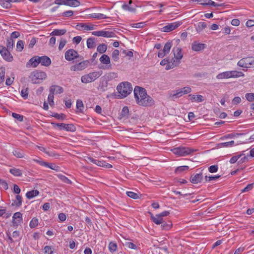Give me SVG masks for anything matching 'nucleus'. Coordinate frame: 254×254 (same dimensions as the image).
<instances>
[{"label":"nucleus","instance_id":"nucleus-18","mask_svg":"<svg viewBox=\"0 0 254 254\" xmlns=\"http://www.w3.org/2000/svg\"><path fill=\"white\" fill-rule=\"evenodd\" d=\"M95 25L93 24L87 25L85 23H80L77 24L75 28L77 30H81L83 29L86 31L92 30L94 29Z\"/></svg>","mask_w":254,"mask_h":254},{"label":"nucleus","instance_id":"nucleus-47","mask_svg":"<svg viewBox=\"0 0 254 254\" xmlns=\"http://www.w3.org/2000/svg\"><path fill=\"white\" fill-rule=\"evenodd\" d=\"M13 45L14 42L12 38L7 39L6 43L7 49L9 50H12L13 48Z\"/></svg>","mask_w":254,"mask_h":254},{"label":"nucleus","instance_id":"nucleus-45","mask_svg":"<svg viewBox=\"0 0 254 254\" xmlns=\"http://www.w3.org/2000/svg\"><path fill=\"white\" fill-rule=\"evenodd\" d=\"M39 222L38 219H37L35 217H34L32 218V219L31 220L29 226L31 228H34L36 227L38 225Z\"/></svg>","mask_w":254,"mask_h":254},{"label":"nucleus","instance_id":"nucleus-6","mask_svg":"<svg viewBox=\"0 0 254 254\" xmlns=\"http://www.w3.org/2000/svg\"><path fill=\"white\" fill-rule=\"evenodd\" d=\"M176 155L179 156H185L191 154L195 151L194 149L189 147H179L174 148L171 150Z\"/></svg>","mask_w":254,"mask_h":254},{"label":"nucleus","instance_id":"nucleus-2","mask_svg":"<svg viewBox=\"0 0 254 254\" xmlns=\"http://www.w3.org/2000/svg\"><path fill=\"white\" fill-rule=\"evenodd\" d=\"M119 95V98H123L129 95L132 90V87L130 83L128 82H124L120 83L117 87Z\"/></svg>","mask_w":254,"mask_h":254},{"label":"nucleus","instance_id":"nucleus-49","mask_svg":"<svg viewBox=\"0 0 254 254\" xmlns=\"http://www.w3.org/2000/svg\"><path fill=\"white\" fill-rule=\"evenodd\" d=\"M234 141L233 140H232V141H229V142H223V143H219L218 144V146H220V147H228V146H232L234 145Z\"/></svg>","mask_w":254,"mask_h":254},{"label":"nucleus","instance_id":"nucleus-26","mask_svg":"<svg viewBox=\"0 0 254 254\" xmlns=\"http://www.w3.org/2000/svg\"><path fill=\"white\" fill-rule=\"evenodd\" d=\"M66 30L65 29H54L51 33V36H62L65 34Z\"/></svg>","mask_w":254,"mask_h":254},{"label":"nucleus","instance_id":"nucleus-53","mask_svg":"<svg viewBox=\"0 0 254 254\" xmlns=\"http://www.w3.org/2000/svg\"><path fill=\"white\" fill-rule=\"evenodd\" d=\"M245 97L247 100L249 102H254V93H248L245 94Z\"/></svg>","mask_w":254,"mask_h":254},{"label":"nucleus","instance_id":"nucleus-30","mask_svg":"<svg viewBox=\"0 0 254 254\" xmlns=\"http://www.w3.org/2000/svg\"><path fill=\"white\" fill-rule=\"evenodd\" d=\"M39 194V191L37 190H32L28 191L26 193V196L28 199H31L34 197L37 196Z\"/></svg>","mask_w":254,"mask_h":254},{"label":"nucleus","instance_id":"nucleus-4","mask_svg":"<svg viewBox=\"0 0 254 254\" xmlns=\"http://www.w3.org/2000/svg\"><path fill=\"white\" fill-rule=\"evenodd\" d=\"M47 77L46 73L44 71L35 70L32 71L30 75L29 78L33 84L40 83L43 80Z\"/></svg>","mask_w":254,"mask_h":254},{"label":"nucleus","instance_id":"nucleus-20","mask_svg":"<svg viewBox=\"0 0 254 254\" xmlns=\"http://www.w3.org/2000/svg\"><path fill=\"white\" fill-rule=\"evenodd\" d=\"M181 62L180 61L176 59H173L172 58L171 60H169V64L167 65L166 66L165 69L166 70H169L170 69H172L174 68L175 67H176L179 65Z\"/></svg>","mask_w":254,"mask_h":254},{"label":"nucleus","instance_id":"nucleus-15","mask_svg":"<svg viewBox=\"0 0 254 254\" xmlns=\"http://www.w3.org/2000/svg\"><path fill=\"white\" fill-rule=\"evenodd\" d=\"M38 56H35L31 58L26 63V66L27 68L31 67H36L39 64Z\"/></svg>","mask_w":254,"mask_h":254},{"label":"nucleus","instance_id":"nucleus-56","mask_svg":"<svg viewBox=\"0 0 254 254\" xmlns=\"http://www.w3.org/2000/svg\"><path fill=\"white\" fill-rule=\"evenodd\" d=\"M240 134H238V133H236V134H234V133L228 134H226V135L223 136V137H222L221 138V139L223 140V139H227V138H233L235 137L238 136H239Z\"/></svg>","mask_w":254,"mask_h":254},{"label":"nucleus","instance_id":"nucleus-61","mask_svg":"<svg viewBox=\"0 0 254 254\" xmlns=\"http://www.w3.org/2000/svg\"><path fill=\"white\" fill-rule=\"evenodd\" d=\"M127 194L128 196L133 199H137L139 197L138 194L132 191H127Z\"/></svg>","mask_w":254,"mask_h":254},{"label":"nucleus","instance_id":"nucleus-11","mask_svg":"<svg viewBox=\"0 0 254 254\" xmlns=\"http://www.w3.org/2000/svg\"><path fill=\"white\" fill-rule=\"evenodd\" d=\"M65 59L68 61H72L79 57L78 53L73 49H69L65 53Z\"/></svg>","mask_w":254,"mask_h":254},{"label":"nucleus","instance_id":"nucleus-29","mask_svg":"<svg viewBox=\"0 0 254 254\" xmlns=\"http://www.w3.org/2000/svg\"><path fill=\"white\" fill-rule=\"evenodd\" d=\"M12 153L14 156L18 158H22L25 157V154L23 151L19 149L14 150Z\"/></svg>","mask_w":254,"mask_h":254},{"label":"nucleus","instance_id":"nucleus-59","mask_svg":"<svg viewBox=\"0 0 254 254\" xmlns=\"http://www.w3.org/2000/svg\"><path fill=\"white\" fill-rule=\"evenodd\" d=\"M66 42L67 41L66 39L61 38L59 46V50L60 51L62 50L64 47V46L65 45Z\"/></svg>","mask_w":254,"mask_h":254},{"label":"nucleus","instance_id":"nucleus-60","mask_svg":"<svg viewBox=\"0 0 254 254\" xmlns=\"http://www.w3.org/2000/svg\"><path fill=\"white\" fill-rule=\"evenodd\" d=\"M189 169L188 166H182L177 168L176 171V172L181 173L183 171H187Z\"/></svg>","mask_w":254,"mask_h":254},{"label":"nucleus","instance_id":"nucleus-33","mask_svg":"<svg viewBox=\"0 0 254 254\" xmlns=\"http://www.w3.org/2000/svg\"><path fill=\"white\" fill-rule=\"evenodd\" d=\"M206 26L207 24L205 22H200L196 26V30L198 33H200Z\"/></svg>","mask_w":254,"mask_h":254},{"label":"nucleus","instance_id":"nucleus-10","mask_svg":"<svg viewBox=\"0 0 254 254\" xmlns=\"http://www.w3.org/2000/svg\"><path fill=\"white\" fill-rule=\"evenodd\" d=\"M181 24L182 22L180 21L169 23L162 28V31L164 32H168L171 31L178 27L181 25Z\"/></svg>","mask_w":254,"mask_h":254},{"label":"nucleus","instance_id":"nucleus-62","mask_svg":"<svg viewBox=\"0 0 254 254\" xmlns=\"http://www.w3.org/2000/svg\"><path fill=\"white\" fill-rule=\"evenodd\" d=\"M12 116L17 119L18 121L22 122L23 120V116L20 114H18L15 113L12 114Z\"/></svg>","mask_w":254,"mask_h":254},{"label":"nucleus","instance_id":"nucleus-46","mask_svg":"<svg viewBox=\"0 0 254 254\" xmlns=\"http://www.w3.org/2000/svg\"><path fill=\"white\" fill-rule=\"evenodd\" d=\"M15 198L16 199L14 201L15 205L18 207L20 206L22 204V202L21 196L19 195H16Z\"/></svg>","mask_w":254,"mask_h":254},{"label":"nucleus","instance_id":"nucleus-9","mask_svg":"<svg viewBox=\"0 0 254 254\" xmlns=\"http://www.w3.org/2000/svg\"><path fill=\"white\" fill-rule=\"evenodd\" d=\"M55 3L74 7L78 6L80 4V2L77 0H56Z\"/></svg>","mask_w":254,"mask_h":254},{"label":"nucleus","instance_id":"nucleus-37","mask_svg":"<svg viewBox=\"0 0 254 254\" xmlns=\"http://www.w3.org/2000/svg\"><path fill=\"white\" fill-rule=\"evenodd\" d=\"M50 93L48 97V101L51 106H53L54 105V94H53V89L50 90Z\"/></svg>","mask_w":254,"mask_h":254},{"label":"nucleus","instance_id":"nucleus-7","mask_svg":"<svg viewBox=\"0 0 254 254\" xmlns=\"http://www.w3.org/2000/svg\"><path fill=\"white\" fill-rule=\"evenodd\" d=\"M237 65L244 68H250L251 66H254V57L243 58L238 62Z\"/></svg>","mask_w":254,"mask_h":254},{"label":"nucleus","instance_id":"nucleus-22","mask_svg":"<svg viewBox=\"0 0 254 254\" xmlns=\"http://www.w3.org/2000/svg\"><path fill=\"white\" fill-rule=\"evenodd\" d=\"M174 56L175 59L180 61L183 58L182 49L180 47H175L173 49Z\"/></svg>","mask_w":254,"mask_h":254},{"label":"nucleus","instance_id":"nucleus-5","mask_svg":"<svg viewBox=\"0 0 254 254\" xmlns=\"http://www.w3.org/2000/svg\"><path fill=\"white\" fill-rule=\"evenodd\" d=\"M102 74V71H94L81 76V80L83 83H88L95 81Z\"/></svg>","mask_w":254,"mask_h":254},{"label":"nucleus","instance_id":"nucleus-19","mask_svg":"<svg viewBox=\"0 0 254 254\" xmlns=\"http://www.w3.org/2000/svg\"><path fill=\"white\" fill-rule=\"evenodd\" d=\"M195 1H197L200 4L202 5H212L214 6H221L223 5V4L217 3L214 1H212L211 0H195Z\"/></svg>","mask_w":254,"mask_h":254},{"label":"nucleus","instance_id":"nucleus-57","mask_svg":"<svg viewBox=\"0 0 254 254\" xmlns=\"http://www.w3.org/2000/svg\"><path fill=\"white\" fill-rule=\"evenodd\" d=\"M21 96L25 99H26L28 98V88H24L22 89L21 91Z\"/></svg>","mask_w":254,"mask_h":254},{"label":"nucleus","instance_id":"nucleus-55","mask_svg":"<svg viewBox=\"0 0 254 254\" xmlns=\"http://www.w3.org/2000/svg\"><path fill=\"white\" fill-rule=\"evenodd\" d=\"M117 248V246L116 243L114 242H110L109 245V249L110 251L112 253L116 251Z\"/></svg>","mask_w":254,"mask_h":254},{"label":"nucleus","instance_id":"nucleus-31","mask_svg":"<svg viewBox=\"0 0 254 254\" xmlns=\"http://www.w3.org/2000/svg\"><path fill=\"white\" fill-rule=\"evenodd\" d=\"M244 74L241 71H238L236 70L230 71V78H238L239 77H243Z\"/></svg>","mask_w":254,"mask_h":254},{"label":"nucleus","instance_id":"nucleus-34","mask_svg":"<svg viewBox=\"0 0 254 254\" xmlns=\"http://www.w3.org/2000/svg\"><path fill=\"white\" fill-rule=\"evenodd\" d=\"M101 36L104 37L111 38L115 37L116 35L115 33L113 32L102 30Z\"/></svg>","mask_w":254,"mask_h":254},{"label":"nucleus","instance_id":"nucleus-25","mask_svg":"<svg viewBox=\"0 0 254 254\" xmlns=\"http://www.w3.org/2000/svg\"><path fill=\"white\" fill-rule=\"evenodd\" d=\"M87 46L89 49H94L96 46V39L95 38H89L87 40Z\"/></svg>","mask_w":254,"mask_h":254},{"label":"nucleus","instance_id":"nucleus-36","mask_svg":"<svg viewBox=\"0 0 254 254\" xmlns=\"http://www.w3.org/2000/svg\"><path fill=\"white\" fill-rule=\"evenodd\" d=\"M100 61L101 63L108 64L110 63V59L107 55H103L100 58Z\"/></svg>","mask_w":254,"mask_h":254},{"label":"nucleus","instance_id":"nucleus-27","mask_svg":"<svg viewBox=\"0 0 254 254\" xmlns=\"http://www.w3.org/2000/svg\"><path fill=\"white\" fill-rule=\"evenodd\" d=\"M230 78V71H227L219 73L216 76V78L218 79H222Z\"/></svg>","mask_w":254,"mask_h":254},{"label":"nucleus","instance_id":"nucleus-23","mask_svg":"<svg viewBox=\"0 0 254 254\" xmlns=\"http://www.w3.org/2000/svg\"><path fill=\"white\" fill-rule=\"evenodd\" d=\"M189 97H190V99L192 102H201L204 101V98L201 95H197L195 96L194 95L190 94Z\"/></svg>","mask_w":254,"mask_h":254},{"label":"nucleus","instance_id":"nucleus-40","mask_svg":"<svg viewBox=\"0 0 254 254\" xmlns=\"http://www.w3.org/2000/svg\"><path fill=\"white\" fill-rule=\"evenodd\" d=\"M42 166L48 167L49 168H51L52 170H56V171H57L59 168L58 166H57L54 164H50L47 162L42 163Z\"/></svg>","mask_w":254,"mask_h":254},{"label":"nucleus","instance_id":"nucleus-51","mask_svg":"<svg viewBox=\"0 0 254 254\" xmlns=\"http://www.w3.org/2000/svg\"><path fill=\"white\" fill-rule=\"evenodd\" d=\"M120 52L118 50H115L112 54V58L115 61H117L119 60V55Z\"/></svg>","mask_w":254,"mask_h":254},{"label":"nucleus","instance_id":"nucleus-24","mask_svg":"<svg viewBox=\"0 0 254 254\" xmlns=\"http://www.w3.org/2000/svg\"><path fill=\"white\" fill-rule=\"evenodd\" d=\"M151 219L156 224L159 225L163 223V219L159 214L154 216L151 214Z\"/></svg>","mask_w":254,"mask_h":254},{"label":"nucleus","instance_id":"nucleus-43","mask_svg":"<svg viewBox=\"0 0 254 254\" xmlns=\"http://www.w3.org/2000/svg\"><path fill=\"white\" fill-rule=\"evenodd\" d=\"M172 44L171 43V42H167L164 48H163V51L167 54L168 53H169L170 51V49L172 47Z\"/></svg>","mask_w":254,"mask_h":254},{"label":"nucleus","instance_id":"nucleus-8","mask_svg":"<svg viewBox=\"0 0 254 254\" xmlns=\"http://www.w3.org/2000/svg\"><path fill=\"white\" fill-rule=\"evenodd\" d=\"M54 127H57L60 130H64L68 131H74L75 127L73 124H66L64 123H52Z\"/></svg>","mask_w":254,"mask_h":254},{"label":"nucleus","instance_id":"nucleus-39","mask_svg":"<svg viewBox=\"0 0 254 254\" xmlns=\"http://www.w3.org/2000/svg\"><path fill=\"white\" fill-rule=\"evenodd\" d=\"M76 108L80 113H83L84 105L82 100L78 99L76 101Z\"/></svg>","mask_w":254,"mask_h":254},{"label":"nucleus","instance_id":"nucleus-32","mask_svg":"<svg viewBox=\"0 0 254 254\" xmlns=\"http://www.w3.org/2000/svg\"><path fill=\"white\" fill-rule=\"evenodd\" d=\"M91 18H95L97 19H106L108 18V17H107L106 15L102 14V13H92L90 14L89 16Z\"/></svg>","mask_w":254,"mask_h":254},{"label":"nucleus","instance_id":"nucleus-16","mask_svg":"<svg viewBox=\"0 0 254 254\" xmlns=\"http://www.w3.org/2000/svg\"><path fill=\"white\" fill-rule=\"evenodd\" d=\"M206 48V45L204 44L199 43L197 41H194L191 44V49L193 51L198 52Z\"/></svg>","mask_w":254,"mask_h":254},{"label":"nucleus","instance_id":"nucleus-63","mask_svg":"<svg viewBox=\"0 0 254 254\" xmlns=\"http://www.w3.org/2000/svg\"><path fill=\"white\" fill-rule=\"evenodd\" d=\"M218 167L217 165H212L208 168L209 172L210 173H215L218 171Z\"/></svg>","mask_w":254,"mask_h":254},{"label":"nucleus","instance_id":"nucleus-50","mask_svg":"<svg viewBox=\"0 0 254 254\" xmlns=\"http://www.w3.org/2000/svg\"><path fill=\"white\" fill-rule=\"evenodd\" d=\"M5 69L4 67L0 68V83L4 81L5 77Z\"/></svg>","mask_w":254,"mask_h":254},{"label":"nucleus","instance_id":"nucleus-38","mask_svg":"<svg viewBox=\"0 0 254 254\" xmlns=\"http://www.w3.org/2000/svg\"><path fill=\"white\" fill-rule=\"evenodd\" d=\"M107 49V46L105 44H100L97 48V51L100 54L105 53Z\"/></svg>","mask_w":254,"mask_h":254},{"label":"nucleus","instance_id":"nucleus-52","mask_svg":"<svg viewBox=\"0 0 254 254\" xmlns=\"http://www.w3.org/2000/svg\"><path fill=\"white\" fill-rule=\"evenodd\" d=\"M220 177V175H216V176H205L204 177L205 182H210L212 180H216L217 179L219 178Z\"/></svg>","mask_w":254,"mask_h":254},{"label":"nucleus","instance_id":"nucleus-42","mask_svg":"<svg viewBox=\"0 0 254 254\" xmlns=\"http://www.w3.org/2000/svg\"><path fill=\"white\" fill-rule=\"evenodd\" d=\"M172 227V223L171 222H164L163 221L162 223L161 227L162 229L165 230H169Z\"/></svg>","mask_w":254,"mask_h":254},{"label":"nucleus","instance_id":"nucleus-48","mask_svg":"<svg viewBox=\"0 0 254 254\" xmlns=\"http://www.w3.org/2000/svg\"><path fill=\"white\" fill-rule=\"evenodd\" d=\"M24 48V42L22 40H19L16 44V50L19 52H21Z\"/></svg>","mask_w":254,"mask_h":254},{"label":"nucleus","instance_id":"nucleus-41","mask_svg":"<svg viewBox=\"0 0 254 254\" xmlns=\"http://www.w3.org/2000/svg\"><path fill=\"white\" fill-rule=\"evenodd\" d=\"M129 114V110L127 107L125 106L123 107L121 116L122 118H127Z\"/></svg>","mask_w":254,"mask_h":254},{"label":"nucleus","instance_id":"nucleus-1","mask_svg":"<svg viewBox=\"0 0 254 254\" xmlns=\"http://www.w3.org/2000/svg\"><path fill=\"white\" fill-rule=\"evenodd\" d=\"M133 92L135 101L139 105L147 107L154 105V100L147 95L144 88L136 86L134 89Z\"/></svg>","mask_w":254,"mask_h":254},{"label":"nucleus","instance_id":"nucleus-17","mask_svg":"<svg viewBox=\"0 0 254 254\" xmlns=\"http://www.w3.org/2000/svg\"><path fill=\"white\" fill-rule=\"evenodd\" d=\"M22 220V214L17 212L14 214L12 217V222L14 226H18Z\"/></svg>","mask_w":254,"mask_h":254},{"label":"nucleus","instance_id":"nucleus-58","mask_svg":"<svg viewBox=\"0 0 254 254\" xmlns=\"http://www.w3.org/2000/svg\"><path fill=\"white\" fill-rule=\"evenodd\" d=\"M122 7L123 9L125 10H128L129 11H134L135 10V9L132 7H131L129 4H124L122 5Z\"/></svg>","mask_w":254,"mask_h":254},{"label":"nucleus","instance_id":"nucleus-64","mask_svg":"<svg viewBox=\"0 0 254 254\" xmlns=\"http://www.w3.org/2000/svg\"><path fill=\"white\" fill-rule=\"evenodd\" d=\"M59 177L64 182L68 184H70L71 183V181L68 179L67 177L64 175H59Z\"/></svg>","mask_w":254,"mask_h":254},{"label":"nucleus","instance_id":"nucleus-54","mask_svg":"<svg viewBox=\"0 0 254 254\" xmlns=\"http://www.w3.org/2000/svg\"><path fill=\"white\" fill-rule=\"evenodd\" d=\"M125 246L129 249L137 250L138 249L137 246L131 242H126L125 244Z\"/></svg>","mask_w":254,"mask_h":254},{"label":"nucleus","instance_id":"nucleus-21","mask_svg":"<svg viewBox=\"0 0 254 254\" xmlns=\"http://www.w3.org/2000/svg\"><path fill=\"white\" fill-rule=\"evenodd\" d=\"M38 59H39V64H41V65L45 66H48L50 65L51 64V59L47 56H44L42 57H39L38 56Z\"/></svg>","mask_w":254,"mask_h":254},{"label":"nucleus","instance_id":"nucleus-12","mask_svg":"<svg viewBox=\"0 0 254 254\" xmlns=\"http://www.w3.org/2000/svg\"><path fill=\"white\" fill-rule=\"evenodd\" d=\"M0 53L4 59L8 62H11L13 60V57L10 54L9 50L5 47H2L0 49Z\"/></svg>","mask_w":254,"mask_h":254},{"label":"nucleus","instance_id":"nucleus-28","mask_svg":"<svg viewBox=\"0 0 254 254\" xmlns=\"http://www.w3.org/2000/svg\"><path fill=\"white\" fill-rule=\"evenodd\" d=\"M52 89H53L54 94L55 93L61 94L64 92L63 87L58 85H52L50 88V90Z\"/></svg>","mask_w":254,"mask_h":254},{"label":"nucleus","instance_id":"nucleus-13","mask_svg":"<svg viewBox=\"0 0 254 254\" xmlns=\"http://www.w3.org/2000/svg\"><path fill=\"white\" fill-rule=\"evenodd\" d=\"M89 62L88 60L82 61L71 67V70L74 71H79L85 69L88 66Z\"/></svg>","mask_w":254,"mask_h":254},{"label":"nucleus","instance_id":"nucleus-35","mask_svg":"<svg viewBox=\"0 0 254 254\" xmlns=\"http://www.w3.org/2000/svg\"><path fill=\"white\" fill-rule=\"evenodd\" d=\"M9 172L11 174L16 177H20L22 175V171L15 168L10 169Z\"/></svg>","mask_w":254,"mask_h":254},{"label":"nucleus","instance_id":"nucleus-14","mask_svg":"<svg viewBox=\"0 0 254 254\" xmlns=\"http://www.w3.org/2000/svg\"><path fill=\"white\" fill-rule=\"evenodd\" d=\"M202 173H199L195 175H191L190 177V182L193 184H198L201 183L203 180Z\"/></svg>","mask_w":254,"mask_h":254},{"label":"nucleus","instance_id":"nucleus-3","mask_svg":"<svg viewBox=\"0 0 254 254\" xmlns=\"http://www.w3.org/2000/svg\"><path fill=\"white\" fill-rule=\"evenodd\" d=\"M191 92L190 87L186 86L176 90L173 91L168 93V98L173 100L182 97L184 94H187Z\"/></svg>","mask_w":254,"mask_h":254},{"label":"nucleus","instance_id":"nucleus-44","mask_svg":"<svg viewBox=\"0 0 254 254\" xmlns=\"http://www.w3.org/2000/svg\"><path fill=\"white\" fill-rule=\"evenodd\" d=\"M54 248L51 246H46L44 248V253L46 254H53Z\"/></svg>","mask_w":254,"mask_h":254}]
</instances>
